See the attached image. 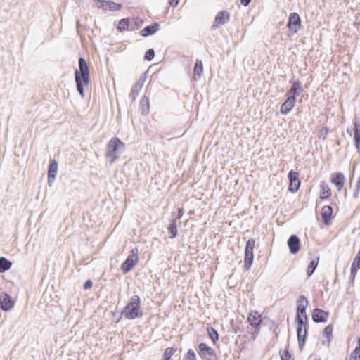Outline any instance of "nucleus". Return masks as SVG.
Segmentation results:
<instances>
[{
  "mask_svg": "<svg viewBox=\"0 0 360 360\" xmlns=\"http://www.w3.org/2000/svg\"><path fill=\"white\" fill-rule=\"evenodd\" d=\"M335 144L338 145V146H340V141L339 139H337L336 141H335Z\"/></svg>",
  "mask_w": 360,
  "mask_h": 360,
  "instance_id": "obj_53",
  "label": "nucleus"
},
{
  "mask_svg": "<svg viewBox=\"0 0 360 360\" xmlns=\"http://www.w3.org/2000/svg\"><path fill=\"white\" fill-rule=\"evenodd\" d=\"M75 1H79V0H75Z\"/></svg>",
  "mask_w": 360,
  "mask_h": 360,
  "instance_id": "obj_57",
  "label": "nucleus"
},
{
  "mask_svg": "<svg viewBox=\"0 0 360 360\" xmlns=\"http://www.w3.org/2000/svg\"><path fill=\"white\" fill-rule=\"evenodd\" d=\"M302 89V83L300 81L297 80L295 81L291 88L287 91L286 96L288 98H293L296 100V97L299 96L300 91Z\"/></svg>",
  "mask_w": 360,
  "mask_h": 360,
  "instance_id": "obj_18",
  "label": "nucleus"
},
{
  "mask_svg": "<svg viewBox=\"0 0 360 360\" xmlns=\"http://www.w3.org/2000/svg\"><path fill=\"white\" fill-rule=\"evenodd\" d=\"M155 56V51L153 49H149L146 51L144 55V60L147 61H150L154 58Z\"/></svg>",
  "mask_w": 360,
  "mask_h": 360,
  "instance_id": "obj_36",
  "label": "nucleus"
},
{
  "mask_svg": "<svg viewBox=\"0 0 360 360\" xmlns=\"http://www.w3.org/2000/svg\"><path fill=\"white\" fill-rule=\"evenodd\" d=\"M333 326L330 324V325H328L327 326H326L323 331V335L324 336H326V338H327L328 346L330 345L332 338H333Z\"/></svg>",
  "mask_w": 360,
  "mask_h": 360,
  "instance_id": "obj_32",
  "label": "nucleus"
},
{
  "mask_svg": "<svg viewBox=\"0 0 360 360\" xmlns=\"http://www.w3.org/2000/svg\"><path fill=\"white\" fill-rule=\"evenodd\" d=\"M352 358H356L357 359L360 360V349L358 350V347H356L351 353L350 360H352Z\"/></svg>",
  "mask_w": 360,
  "mask_h": 360,
  "instance_id": "obj_42",
  "label": "nucleus"
},
{
  "mask_svg": "<svg viewBox=\"0 0 360 360\" xmlns=\"http://www.w3.org/2000/svg\"><path fill=\"white\" fill-rule=\"evenodd\" d=\"M359 269V268L351 266L350 276L352 278L356 277V275Z\"/></svg>",
  "mask_w": 360,
  "mask_h": 360,
  "instance_id": "obj_45",
  "label": "nucleus"
},
{
  "mask_svg": "<svg viewBox=\"0 0 360 360\" xmlns=\"http://www.w3.org/2000/svg\"><path fill=\"white\" fill-rule=\"evenodd\" d=\"M295 102H296L295 99H293L292 98H290L287 97V99L285 100V101L283 103H282V105L281 106L280 112L283 115L288 114L293 108V107L295 104Z\"/></svg>",
  "mask_w": 360,
  "mask_h": 360,
  "instance_id": "obj_22",
  "label": "nucleus"
},
{
  "mask_svg": "<svg viewBox=\"0 0 360 360\" xmlns=\"http://www.w3.org/2000/svg\"><path fill=\"white\" fill-rule=\"evenodd\" d=\"M320 198L325 200L328 198L331 195V191L328 185L325 181H321L320 184Z\"/></svg>",
  "mask_w": 360,
  "mask_h": 360,
  "instance_id": "obj_24",
  "label": "nucleus"
},
{
  "mask_svg": "<svg viewBox=\"0 0 360 360\" xmlns=\"http://www.w3.org/2000/svg\"><path fill=\"white\" fill-rule=\"evenodd\" d=\"M15 305L14 300L10 295L5 292L0 294V308L4 311H8L13 308Z\"/></svg>",
  "mask_w": 360,
  "mask_h": 360,
  "instance_id": "obj_10",
  "label": "nucleus"
},
{
  "mask_svg": "<svg viewBox=\"0 0 360 360\" xmlns=\"http://www.w3.org/2000/svg\"><path fill=\"white\" fill-rule=\"evenodd\" d=\"M184 360H187L186 359H185Z\"/></svg>",
  "mask_w": 360,
  "mask_h": 360,
  "instance_id": "obj_58",
  "label": "nucleus"
},
{
  "mask_svg": "<svg viewBox=\"0 0 360 360\" xmlns=\"http://www.w3.org/2000/svg\"><path fill=\"white\" fill-rule=\"evenodd\" d=\"M79 69L75 70L76 87L79 95L84 97V86L90 83L89 68L86 61L82 57L78 60Z\"/></svg>",
  "mask_w": 360,
  "mask_h": 360,
  "instance_id": "obj_1",
  "label": "nucleus"
},
{
  "mask_svg": "<svg viewBox=\"0 0 360 360\" xmlns=\"http://www.w3.org/2000/svg\"><path fill=\"white\" fill-rule=\"evenodd\" d=\"M289 180L288 191L291 193H296L300 186V180L298 177V173L293 170H290L288 174Z\"/></svg>",
  "mask_w": 360,
  "mask_h": 360,
  "instance_id": "obj_11",
  "label": "nucleus"
},
{
  "mask_svg": "<svg viewBox=\"0 0 360 360\" xmlns=\"http://www.w3.org/2000/svg\"><path fill=\"white\" fill-rule=\"evenodd\" d=\"M309 302L304 295H300L296 300V310H307Z\"/></svg>",
  "mask_w": 360,
  "mask_h": 360,
  "instance_id": "obj_25",
  "label": "nucleus"
},
{
  "mask_svg": "<svg viewBox=\"0 0 360 360\" xmlns=\"http://www.w3.org/2000/svg\"><path fill=\"white\" fill-rule=\"evenodd\" d=\"M354 280H355V277H351L349 278V284L350 285H353L354 284Z\"/></svg>",
  "mask_w": 360,
  "mask_h": 360,
  "instance_id": "obj_50",
  "label": "nucleus"
},
{
  "mask_svg": "<svg viewBox=\"0 0 360 360\" xmlns=\"http://www.w3.org/2000/svg\"><path fill=\"white\" fill-rule=\"evenodd\" d=\"M352 360H359V359H357L356 358H352Z\"/></svg>",
  "mask_w": 360,
  "mask_h": 360,
  "instance_id": "obj_56",
  "label": "nucleus"
},
{
  "mask_svg": "<svg viewBox=\"0 0 360 360\" xmlns=\"http://www.w3.org/2000/svg\"><path fill=\"white\" fill-rule=\"evenodd\" d=\"M177 348L174 347H167L165 349L162 360H170L171 357L176 352Z\"/></svg>",
  "mask_w": 360,
  "mask_h": 360,
  "instance_id": "obj_34",
  "label": "nucleus"
},
{
  "mask_svg": "<svg viewBox=\"0 0 360 360\" xmlns=\"http://www.w3.org/2000/svg\"><path fill=\"white\" fill-rule=\"evenodd\" d=\"M117 29L122 32L123 30H133L134 27L131 25V20L129 18H123L120 20Z\"/></svg>",
  "mask_w": 360,
  "mask_h": 360,
  "instance_id": "obj_23",
  "label": "nucleus"
},
{
  "mask_svg": "<svg viewBox=\"0 0 360 360\" xmlns=\"http://www.w3.org/2000/svg\"><path fill=\"white\" fill-rule=\"evenodd\" d=\"M207 332L210 338L212 340L213 343L215 344L216 342L219 340V333L217 330L212 326H208L207 328Z\"/></svg>",
  "mask_w": 360,
  "mask_h": 360,
  "instance_id": "obj_33",
  "label": "nucleus"
},
{
  "mask_svg": "<svg viewBox=\"0 0 360 360\" xmlns=\"http://www.w3.org/2000/svg\"><path fill=\"white\" fill-rule=\"evenodd\" d=\"M122 6L121 4H117L112 1H106L104 6L105 11H116L122 8Z\"/></svg>",
  "mask_w": 360,
  "mask_h": 360,
  "instance_id": "obj_28",
  "label": "nucleus"
},
{
  "mask_svg": "<svg viewBox=\"0 0 360 360\" xmlns=\"http://www.w3.org/2000/svg\"><path fill=\"white\" fill-rule=\"evenodd\" d=\"M352 266L360 269V250L356 255Z\"/></svg>",
  "mask_w": 360,
  "mask_h": 360,
  "instance_id": "obj_38",
  "label": "nucleus"
},
{
  "mask_svg": "<svg viewBox=\"0 0 360 360\" xmlns=\"http://www.w3.org/2000/svg\"><path fill=\"white\" fill-rule=\"evenodd\" d=\"M300 339L303 338V344H301V340H300L299 339V336L297 334V340H298V344H299V348L300 350H302L304 345H305V342H306V338H307V325H305V327H303L302 328V332H301L300 333Z\"/></svg>",
  "mask_w": 360,
  "mask_h": 360,
  "instance_id": "obj_35",
  "label": "nucleus"
},
{
  "mask_svg": "<svg viewBox=\"0 0 360 360\" xmlns=\"http://www.w3.org/2000/svg\"><path fill=\"white\" fill-rule=\"evenodd\" d=\"M359 191H360V189L356 188H355V190L354 191V193H353V197H354V198H358Z\"/></svg>",
  "mask_w": 360,
  "mask_h": 360,
  "instance_id": "obj_49",
  "label": "nucleus"
},
{
  "mask_svg": "<svg viewBox=\"0 0 360 360\" xmlns=\"http://www.w3.org/2000/svg\"><path fill=\"white\" fill-rule=\"evenodd\" d=\"M131 20V24L132 23L134 24V28L136 27V29L139 28L143 22L142 20L138 19V18H136V19L133 18Z\"/></svg>",
  "mask_w": 360,
  "mask_h": 360,
  "instance_id": "obj_43",
  "label": "nucleus"
},
{
  "mask_svg": "<svg viewBox=\"0 0 360 360\" xmlns=\"http://www.w3.org/2000/svg\"><path fill=\"white\" fill-rule=\"evenodd\" d=\"M354 146L356 151L360 153V120L358 121L356 119L354 122Z\"/></svg>",
  "mask_w": 360,
  "mask_h": 360,
  "instance_id": "obj_20",
  "label": "nucleus"
},
{
  "mask_svg": "<svg viewBox=\"0 0 360 360\" xmlns=\"http://www.w3.org/2000/svg\"><path fill=\"white\" fill-rule=\"evenodd\" d=\"M184 213V211L183 207L178 208L177 216L175 219L176 220V219H181V217L183 216Z\"/></svg>",
  "mask_w": 360,
  "mask_h": 360,
  "instance_id": "obj_46",
  "label": "nucleus"
},
{
  "mask_svg": "<svg viewBox=\"0 0 360 360\" xmlns=\"http://www.w3.org/2000/svg\"><path fill=\"white\" fill-rule=\"evenodd\" d=\"M322 343H323V345H325V344H326L325 340H323V341H322Z\"/></svg>",
  "mask_w": 360,
  "mask_h": 360,
  "instance_id": "obj_55",
  "label": "nucleus"
},
{
  "mask_svg": "<svg viewBox=\"0 0 360 360\" xmlns=\"http://www.w3.org/2000/svg\"><path fill=\"white\" fill-rule=\"evenodd\" d=\"M160 27V25L158 22H153L150 25L145 27L141 31V35L143 37H148L156 33Z\"/></svg>",
  "mask_w": 360,
  "mask_h": 360,
  "instance_id": "obj_21",
  "label": "nucleus"
},
{
  "mask_svg": "<svg viewBox=\"0 0 360 360\" xmlns=\"http://www.w3.org/2000/svg\"><path fill=\"white\" fill-rule=\"evenodd\" d=\"M140 297L134 295L124 307L122 315L128 320H134L143 316Z\"/></svg>",
  "mask_w": 360,
  "mask_h": 360,
  "instance_id": "obj_2",
  "label": "nucleus"
},
{
  "mask_svg": "<svg viewBox=\"0 0 360 360\" xmlns=\"http://www.w3.org/2000/svg\"><path fill=\"white\" fill-rule=\"evenodd\" d=\"M329 316V312L319 308H315L311 313V318L315 323H325Z\"/></svg>",
  "mask_w": 360,
  "mask_h": 360,
  "instance_id": "obj_12",
  "label": "nucleus"
},
{
  "mask_svg": "<svg viewBox=\"0 0 360 360\" xmlns=\"http://www.w3.org/2000/svg\"><path fill=\"white\" fill-rule=\"evenodd\" d=\"M124 144L117 137L111 139L107 144L105 155L110 158V163H113L118 158V151L120 149H124Z\"/></svg>",
  "mask_w": 360,
  "mask_h": 360,
  "instance_id": "obj_3",
  "label": "nucleus"
},
{
  "mask_svg": "<svg viewBox=\"0 0 360 360\" xmlns=\"http://www.w3.org/2000/svg\"><path fill=\"white\" fill-rule=\"evenodd\" d=\"M93 3H94L93 6L94 7H96L98 8L104 9L105 0H94Z\"/></svg>",
  "mask_w": 360,
  "mask_h": 360,
  "instance_id": "obj_40",
  "label": "nucleus"
},
{
  "mask_svg": "<svg viewBox=\"0 0 360 360\" xmlns=\"http://www.w3.org/2000/svg\"><path fill=\"white\" fill-rule=\"evenodd\" d=\"M141 114L146 115L149 113L150 110V102L149 98L147 96H143L140 101Z\"/></svg>",
  "mask_w": 360,
  "mask_h": 360,
  "instance_id": "obj_26",
  "label": "nucleus"
},
{
  "mask_svg": "<svg viewBox=\"0 0 360 360\" xmlns=\"http://www.w3.org/2000/svg\"><path fill=\"white\" fill-rule=\"evenodd\" d=\"M203 72V65L201 60H197L193 68L194 79H198Z\"/></svg>",
  "mask_w": 360,
  "mask_h": 360,
  "instance_id": "obj_27",
  "label": "nucleus"
},
{
  "mask_svg": "<svg viewBox=\"0 0 360 360\" xmlns=\"http://www.w3.org/2000/svg\"><path fill=\"white\" fill-rule=\"evenodd\" d=\"M179 0H169L168 3L169 6L176 7L179 4Z\"/></svg>",
  "mask_w": 360,
  "mask_h": 360,
  "instance_id": "obj_47",
  "label": "nucleus"
},
{
  "mask_svg": "<svg viewBox=\"0 0 360 360\" xmlns=\"http://www.w3.org/2000/svg\"><path fill=\"white\" fill-rule=\"evenodd\" d=\"M330 181L336 186L337 190L340 191L344 186L345 178L342 172H335L331 174Z\"/></svg>",
  "mask_w": 360,
  "mask_h": 360,
  "instance_id": "obj_15",
  "label": "nucleus"
},
{
  "mask_svg": "<svg viewBox=\"0 0 360 360\" xmlns=\"http://www.w3.org/2000/svg\"><path fill=\"white\" fill-rule=\"evenodd\" d=\"M319 261V257H316V258L311 260L307 269V274L309 277H310L314 274L318 266Z\"/></svg>",
  "mask_w": 360,
  "mask_h": 360,
  "instance_id": "obj_31",
  "label": "nucleus"
},
{
  "mask_svg": "<svg viewBox=\"0 0 360 360\" xmlns=\"http://www.w3.org/2000/svg\"><path fill=\"white\" fill-rule=\"evenodd\" d=\"M255 246V240L253 238H249L246 242L245 247V257H244V270L248 271L254 260L253 250Z\"/></svg>",
  "mask_w": 360,
  "mask_h": 360,
  "instance_id": "obj_4",
  "label": "nucleus"
},
{
  "mask_svg": "<svg viewBox=\"0 0 360 360\" xmlns=\"http://www.w3.org/2000/svg\"><path fill=\"white\" fill-rule=\"evenodd\" d=\"M199 354L202 359L206 360H217L214 349L205 343H200L198 345Z\"/></svg>",
  "mask_w": 360,
  "mask_h": 360,
  "instance_id": "obj_8",
  "label": "nucleus"
},
{
  "mask_svg": "<svg viewBox=\"0 0 360 360\" xmlns=\"http://www.w3.org/2000/svg\"><path fill=\"white\" fill-rule=\"evenodd\" d=\"M230 18L231 15L228 11L225 10L219 11L214 18L211 30H216L219 26L225 25L230 20Z\"/></svg>",
  "mask_w": 360,
  "mask_h": 360,
  "instance_id": "obj_9",
  "label": "nucleus"
},
{
  "mask_svg": "<svg viewBox=\"0 0 360 360\" xmlns=\"http://www.w3.org/2000/svg\"><path fill=\"white\" fill-rule=\"evenodd\" d=\"M356 188L360 189V176L358 178V180H357V182L356 184Z\"/></svg>",
  "mask_w": 360,
  "mask_h": 360,
  "instance_id": "obj_51",
  "label": "nucleus"
},
{
  "mask_svg": "<svg viewBox=\"0 0 360 360\" xmlns=\"http://www.w3.org/2000/svg\"><path fill=\"white\" fill-rule=\"evenodd\" d=\"M307 315L306 310H296L295 321L297 324L296 330L297 332L300 340L301 337L300 333L302 332V328L303 327H305V325H307ZM303 338H302L301 344H303Z\"/></svg>",
  "mask_w": 360,
  "mask_h": 360,
  "instance_id": "obj_6",
  "label": "nucleus"
},
{
  "mask_svg": "<svg viewBox=\"0 0 360 360\" xmlns=\"http://www.w3.org/2000/svg\"><path fill=\"white\" fill-rule=\"evenodd\" d=\"M92 285H93L92 281L90 279H89L84 282V288L85 290H89V289L91 288Z\"/></svg>",
  "mask_w": 360,
  "mask_h": 360,
  "instance_id": "obj_44",
  "label": "nucleus"
},
{
  "mask_svg": "<svg viewBox=\"0 0 360 360\" xmlns=\"http://www.w3.org/2000/svg\"><path fill=\"white\" fill-rule=\"evenodd\" d=\"M280 355L281 360H293L291 354L287 349L284 350L282 353L280 352Z\"/></svg>",
  "mask_w": 360,
  "mask_h": 360,
  "instance_id": "obj_39",
  "label": "nucleus"
},
{
  "mask_svg": "<svg viewBox=\"0 0 360 360\" xmlns=\"http://www.w3.org/2000/svg\"><path fill=\"white\" fill-rule=\"evenodd\" d=\"M287 243L291 254L295 255L299 252L300 249V239L297 235H291Z\"/></svg>",
  "mask_w": 360,
  "mask_h": 360,
  "instance_id": "obj_13",
  "label": "nucleus"
},
{
  "mask_svg": "<svg viewBox=\"0 0 360 360\" xmlns=\"http://www.w3.org/2000/svg\"><path fill=\"white\" fill-rule=\"evenodd\" d=\"M145 82V78L143 77H140L136 82L133 85L131 93L129 96L131 98L132 101H134L142 89Z\"/></svg>",
  "mask_w": 360,
  "mask_h": 360,
  "instance_id": "obj_17",
  "label": "nucleus"
},
{
  "mask_svg": "<svg viewBox=\"0 0 360 360\" xmlns=\"http://www.w3.org/2000/svg\"><path fill=\"white\" fill-rule=\"evenodd\" d=\"M186 359L187 360H197L196 355L192 349H189L187 352Z\"/></svg>",
  "mask_w": 360,
  "mask_h": 360,
  "instance_id": "obj_41",
  "label": "nucleus"
},
{
  "mask_svg": "<svg viewBox=\"0 0 360 360\" xmlns=\"http://www.w3.org/2000/svg\"><path fill=\"white\" fill-rule=\"evenodd\" d=\"M258 333H256V331L255 330L254 333H252V336L253 338H255L256 335H257Z\"/></svg>",
  "mask_w": 360,
  "mask_h": 360,
  "instance_id": "obj_54",
  "label": "nucleus"
},
{
  "mask_svg": "<svg viewBox=\"0 0 360 360\" xmlns=\"http://www.w3.org/2000/svg\"><path fill=\"white\" fill-rule=\"evenodd\" d=\"M251 1L252 0H240V4L244 6H248Z\"/></svg>",
  "mask_w": 360,
  "mask_h": 360,
  "instance_id": "obj_48",
  "label": "nucleus"
},
{
  "mask_svg": "<svg viewBox=\"0 0 360 360\" xmlns=\"http://www.w3.org/2000/svg\"><path fill=\"white\" fill-rule=\"evenodd\" d=\"M333 207L330 205H325L322 207L321 212V217L323 222L328 225L330 224L332 216H333Z\"/></svg>",
  "mask_w": 360,
  "mask_h": 360,
  "instance_id": "obj_19",
  "label": "nucleus"
},
{
  "mask_svg": "<svg viewBox=\"0 0 360 360\" xmlns=\"http://www.w3.org/2000/svg\"><path fill=\"white\" fill-rule=\"evenodd\" d=\"M328 131L329 129L326 126L323 127L319 132V138H321L322 139L325 140L327 138Z\"/></svg>",
  "mask_w": 360,
  "mask_h": 360,
  "instance_id": "obj_37",
  "label": "nucleus"
},
{
  "mask_svg": "<svg viewBox=\"0 0 360 360\" xmlns=\"http://www.w3.org/2000/svg\"><path fill=\"white\" fill-rule=\"evenodd\" d=\"M12 266V262L4 257H0V273H4Z\"/></svg>",
  "mask_w": 360,
  "mask_h": 360,
  "instance_id": "obj_29",
  "label": "nucleus"
},
{
  "mask_svg": "<svg viewBox=\"0 0 360 360\" xmlns=\"http://www.w3.org/2000/svg\"><path fill=\"white\" fill-rule=\"evenodd\" d=\"M58 171V163L56 160H51L48 167V184L50 186L56 179Z\"/></svg>",
  "mask_w": 360,
  "mask_h": 360,
  "instance_id": "obj_16",
  "label": "nucleus"
},
{
  "mask_svg": "<svg viewBox=\"0 0 360 360\" xmlns=\"http://www.w3.org/2000/svg\"><path fill=\"white\" fill-rule=\"evenodd\" d=\"M302 27L300 16L297 13H291L289 15L287 27L292 33H297Z\"/></svg>",
  "mask_w": 360,
  "mask_h": 360,
  "instance_id": "obj_7",
  "label": "nucleus"
},
{
  "mask_svg": "<svg viewBox=\"0 0 360 360\" xmlns=\"http://www.w3.org/2000/svg\"><path fill=\"white\" fill-rule=\"evenodd\" d=\"M248 320L250 324L252 326L255 327L256 333H259L262 323V319L260 318V314H259V312L256 311L251 312L249 314Z\"/></svg>",
  "mask_w": 360,
  "mask_h": 360,
  "instance_id": "obj_14",
  "label": "nucleus"
},
{
  "mask_svg": "<svg viewBox=\"0 0 360 360\" xmlns=\"http://www.w3.org/2000/svg\"><path fill=\"white\" fill-rule=\"evenodd\" d=\"M139 259L137 248L132 249L130 254L121 265V270L124 274L130 271L136 265Z\"/></svg>",
  "mask_w": 360,
  "mask_h": 360,
  "instance_id": "obj_5",
  "label": "nucleus"
},
{
  "mask_svg": "<svg viewBox=\"0 0 360 360\" xmlns=\"http://www.w3.org/2000/svg\"><path fill=\"white\" fill-rule=\"evenodd\" d=\"M167 229L170 238H174L177 236V225L176 219H172L170 221Z\"/></svg>",
  "mask_w": 360,
  "mask_h": 360,
  "instance_id": "obj_30",
  "label": "nucleus"
},
{
  "mask_svg": "<svg viewBox=\"0 0 360 360\" xmlns=\"http://www.w3.org/2000/svg\"><path fill=\"white\" fill-rule=\"evenodd\" d=\"M347 132L350 136H352V129H347Z\"/></svg>",
  "mask_w": 360,
  "mask_h": 360,
  "instance_id": "obj_52",
  "label": "nucleus"
}]
</instances>
